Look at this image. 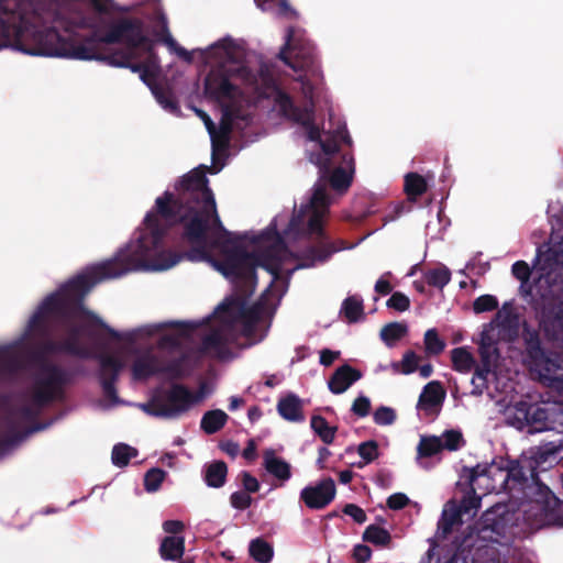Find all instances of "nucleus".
<instances>
[{"instance_id": "obj_38", "label": "nucleus", "mask_w": 563, "mask_h": 563, "mask_svg": "<svg viewBox=\"0 0 563 563\" xmlns=\"http://www.w3.org/2000/svg\"><path fill=\"white\" fill-rule=\"evenodd\" d=\"M52 334L47 338H40L42 343L40 344V350L37 356L48 355L54 353H77L78 351L70 344V342H57L51 339Z\"/></svg>"}, {"instance_id": "obj_19", "label": "nucleus", "mask_w": 563, "mask_h": 563, "mask_svg": "<svg viewBox=\"0 0 563 563\" xmlns=\"http://www.w3.org/2000/svg\"><path fill=\"white\" fill-rule=\"evenodd\" d=\"M445 390L440 382H429L422 389L417 409L428 413H438L445 399Z\"/></svg>"}, {"instance_id": "obj_59", "label": "nucleus", "mask_w": 563, "mask_h": 563, "mask_svg": "<svg viewBox=\"0 0 563 563\" xmlns=\"http://www.w3.org/2000/svg\"><path fill=\"white\" fill-rule=\"evenodd\" d=\"M352 412L357 417H366L371 411V400L366 396H358L352 404Z\"/></svg>"}, {"instance_id": "obj_12", "label": "nucleus", "mask_w": 563, "mask_h": 563, "mask_svg": "<svg viewBox=\"0 0 563 563\" xmlns=\"http://www.w3.org/2000/svg\"><path fill=\"white\" fill-rule=\"evenodd\" d=\"M274 100L284 118L299 123L306 129V135L309 141L320 142L321 132L314 124L313 110L311 108L296 106L292 98L279 88L276 89Z\"/></svg>"}, {"instance_id": "obj_53", "label": "nucleus", "mask_w": 563, "mask_h": 563, "mask_svg": "<svg viewBox=\"0 0 563 563\" xmlns=\"http://www.w3.org/2000/svg\"><path fill=\"white\" fill-rule=\"evenodd\" d=\"M466 496H464V498L462 499L461 501V505L459 506V508L462 510L463 514H470L471 511H477L478 508L481 507V499H482V496L481 494L476 493V494H472V493H468V488L466 487Z\"/></svg>"}, {"instance_id": "obj_23", "label": "nucleus", "mask_w": 563, "mask_h": 563, "mask_svg": "<svg viewBox=\"0 0 563 563\" xmlns=\"http://www.w3.org/2000/svg\"><path fill=\"white\" fill-rule=\"evenodd\" d=\"M319 145L322 153L311 154L310 162L319 166L323 173H328L334 156L340 152L338 140L335 136H329L325 140H320Z\"/></svg>"}, {"instance_id": "obj_20", "label": "nucleus", "mask_w": 563, "mask_h": 563, "mask_svg": "<svg viewBox=\"0 0 563 563\" xmlns=\"http://www.w3.org/2000/svg\"><path fill=\"white\" fill-rule=\"evenodd\" d=\"M230 339L223 329H214L201 340V352L210 354L219 360L230 356Z\"/></svg>"}, {"instance_id": "obj_64", "label": "nucleus", "mask_w": 563, "mask_h": 563, "mask_svg": "<svg viewBox=\"0 0 563 563\" xmlns=\"http://www.w3.org/2000/svg\"><path fill=\"white\" fill-rule=\"evenodd\" d=\"M241 476L244 492H246L247 494H252L260 490V482L251 473L243 471L241 473Z\"/></svg>"}, {"instance_id": "obj_56", "label": "nucleus", "mask_w": 563, "mask_h": 563, "mask_svg": "<svg viewBox=\"0 0 563 563\" xmlns=\"http://www.w3.org/2000/svg\"><path fill=\"white\" fill-rule=\"evenodd\" d=\"M419 356L413 351H407L401 360V374L409 375L418 369Z\"/></svg>"}, {"instance_id": "obj_29", "label": "nucleus", "mask_w": 563, "mask_h": 563, "mask_svg": "<svg viewBox=\"0 0 563 563\" xmlns=\"http://www.w3.org/2000/svg\"><path fill=\"white\" fill-rule=\"evenodd\" d=\"M229 416L221 409L209 410L203 413L200 428L207 434H214L228 422Z\"/></svg>"}, {"instance_id": "obj_62", "label": "nucleus", "mask_w": 563, "mask_h": 563, "mask_svg": "<svg viewBox=\"0 0 563 563\" xmlns=\"http://www.w3.org/2000/svg\"><path fill=\"white\" fill-rule=\"evenodd\" d=\"M342 512L346 516H350L356 523H364L367 520V516L365 511L355 504H346Z\"/></svg>"}, {"instance_id": "obj_49", "label": "nucleus", "mask_w": 563, "mask_h": 563, "mask_svg": "<svg viewBox=\"0 0 563 563\" xmlns=\"http://www.w3.org/2000/svg\"><path fill=\"white\" fill-rule=\"evenodd\" d=\"M478 353L481 357V363L486 364L487 366L494 367L497 360L499 358V350L496 344L490 343H479Z\"/></svg>"}, {"instance_id": "obj_11", "label": "nucleus", "mask_w": 563, "mask_h": 563, "mask_svg": "<svg viewBox=\"0 0 563 563\" xmlns=\"http://www.w3.org/2000/svg\"><path fill=\"white\" fill-rule=\"evenodd\" d=\"M104 42L123 43L125 47L113 53L126 54L130 59H140L154 49V42L144 34L143 22L139 19L119 20L107 32Z\"/></svg>"}, {"instance_id": "obj_25", "label": "nucleus", "mask_w": 563, "mask_h": 563, "mask_svg": "<svg viewBox=\"0 0 563 563\" xmlns=\"http://www.w3.org/2000/svg\"><path fill=\"white\" fill-rule=\"evenodd\" d=\"M277 410L278 413L288 421L300 422L305 419L301 400L294 394L282 398L277 404Z\"/></svg>"}, {"instance_id": "obj_60", "label": "nucleus", "mask_w": 563, "mask_h": 563, "mask_svg": "<svg viewBox=\"0 0 563 563\" xmlns=\"http://www.w3.org/2000/svg\"><path fill=\"white\" fill-rule=\"evenodd\" d=\"M23 405L11 411V415L26 421L35 420L38 416L40 409L37 406Z\"/></svg>"}, {"instance_id": "obj_37", "label": "nucleus", "mask_w": 563, "mask_h": 563, "mask_svg": "<svg viewBox=\"0 0 563 563\" xmlns=\"http://www.w3.org/2000/svg\"><path fill=\"white\" fill-rule=\"evenodd\" d=\"M249 552L258 563H268L274 555L273 547L262 538H256L251 541Z\"/></svg>"}, {"instance_id": "obj_55", "label": "nucleus", "mask_w": 563, "mask_h": 563, "mask_svg": "<svg viewBox=\"0 0 563 563\" xmlns=\"http://www.w3.org/2000/svg\"><path fill=\"white\" fill-rule=\"evenodd\" d=\"M396 420V412L393 408L380 406L374 412V421L379 426L391 424Z\"/></svg>"}, {"instance_id": "obj_54", "label": "nucleus", "mask_w": 563, "mask_h": 563, "mask_svg": "<svg viewBox=\"0 0 563 563\" xmlns=\"http://www.w3.org/2000/svg\"><path fill=\"white\" fill-rule=\"evenodd\" d=\"M161 374H166L172 379H180L185 376L181 360H174L167 364L161 362Z\"/></svg>"}, {"instance_id": "obj_7", "label": "nucleus", "mask_w": 563, "mask_h": 563, "mask_svg": "<svg viewBox=\"0 0 563 563\" xmlns=\"http://www.w3.org/2000/svg\"><path fill=\"white\" fill-rule=\"evenodd\" d=\"M507 423L517 430L529 433L542 432L563 427V406L518 401L506 411Z\"/></svg>"}, {"instance_id": "obj_14", "label": "nucleus", "mask_w": 563, "mask_h": 563, "mask_svg": "<svg viewBox=\"0 0 563 563\" xmlns=\"http://www.w3.org/2000/svg\"><path fill=\"white\" fill-rule=\"evenodd\" d=\"M539 324L549 341L559 340L563 335V296L543 303Z\"/></svg>"}, {"instance_id": "obj_39", "label": "nucleus", "mask_w": 563, "mask_h": 563, "mask_svg": "<svg viewBox=\"0 0 563 563\" xmlns=\"http://www.w3.org/2000/svg\"><path fill=\"white\" fill-rule=\"evenodd\" d=\"M443 450L442 440L435 435H422L417 446L418 457H431Z\"/></svg>"}, {"instance_id": "obj_36", "label": "nucleus", "mask_w": 563, "mask_h": 563, "mask_svg": "<svg viewBox=\"0 0 563 563\" xmlns=\"http://www.w3.org/2000/svg\"><path fill=\"white\" fill-rule=\"evenodd\" d=\"M424 282L432 287L442 289L451 280V271L443 264L424 272Z\"/></svg>"}, {"instance_id": "obj_4", "label": "nucleus", "mask_w": 563, "mask_h": 563, "mask_svg": "<svg viewBox=\"0 0 563 563\" xmlns=\"http://www.w3.org/2000/svg\"><path fill=\"white\" fill-rule=\"evenodd\" d=\"M503 463L508 479V494L525 501L526 519L538 526H563V512H559L561 500L533 473L531 462L521 455Z\"/></svg>"}, {"instance_id": "obj_32", "label": "nucleus", "mask_w": 563, "mask_h": 563, "mask_svg": "<svg viewBox=\"0 0 563 563\" xmlns=\"http://www.w3.org/2000/svg\"><path fill=\"white\" fill-rule=\"evenodd\" d=\"M363 541L376 547L389 548L391 544V534L385 528L377 525H369L363 532Z\"/></svg>"}, {"instance_id": "obj_34", "label": "nucleus", "mask_w": 563, "mask_h": 563, "mask_svg": "<svg viewBox=\"0 0 563 563\" xmlns=\"http://www.w3.org/2000/svg\"><path fill=\"white\" fill-rule=\"evenodd\" d=\"M426 179L417 173H408L405 176L404 190L410 200H416L427 191Z\"/></svg>"}, {"instance_id": "obj_50", "label": "nucleus", "mask_w": 563, "mask_h": 563, "mask_svg": "<svg viewBox=\"0 0 563 563\" xmlns=\"http://www.w3.org/2000/svg\"><path fill=\"white\" fill-rule=\"evenodd\" d=\"M357 453L364 460V464H369L378 457V443L375 440L362 442Z\"/></svg>"}, {"instance_id": "obj_40", "label": "nucleus", "mask_w": 563, "mask_h": 563, "mask_svg": "<svg viewBox=\"0 0 563 563\" xmlns=\"http://www.w3.org/2000/svg\"><path fill=\"white\" fill-rule=\"evenodd\" d=\"M462 515L464 514L459 506L452 504L450 509L443 510L439 521V529H441L444 534L451 533L455 525L462 523Z\"/></svg>"}, {"instance_id": "obj_43", "label": "nucleus", "mask_w": 563, "mask_h": 563, "mask_svg": "<svg viewBox=\"0 0 563 563\" xmlns=\"http://www.w3.org/2000/svg\"><path fill=\"white\" fill-rule=\"evenodd\" d=\"M239 110L234 109L230 104H224L222 107V119L220 121L218 133H221V135L224 136V140L227 136L230 137L232 130H233V120L238 118Z\"/></svg>"}, {"instance_id": "obj_10", "label": "nucleus", "mask_w": 563, "mask_h": 563, "mask_svg": "<svg viewBox=\"0 0 563 563\" xmlns=\"http://www.w3.org/2000/svg\"><path fill=\"white\" fill-rule=\"evenodd\" d=\"M71 382V374L62 366L42 362L32 385V402L43 408L65 396V387Z\"/></svg>"}, {"instance_id": "obj_51", "label": "nucleus", "mask_w": 563, "mask_h": 563, "mask_svg": "<svg viewBox=\"0 0 563 563\" xmlns=\"http://www.w3.org/2000/svg\"><path fill=\"white\" fill-rule=\"evenodd\" d=\"M498 308V300L493 295H482L473 302V310L475 313H483L493 311Z\"/></svg>"}, {"instance_id": "obj_33", "label": "nucleus", "mask_w": 563, "mask_h": 563, "mask_svg": "<svg viewBox=\"0 0 563 563\" xmlns=\"http://www.w3.org/2000/svg\"><path fill=\"white\" fill-rule=\"evenodd\" d=\"M310 427L323 443H333L338 428L329 426L324 417L319 415L312 416L310 420Z\"/></svg>"}, {"instance_id": "obj_13", "label": "nucleus", "mask_w": 563, "mask_h": 563, "mask_svg": "<svg viewBox=\"0 0 563 563\" xmlns=\"http://www.w3.org/2000/svg\"><path fill=\"white\" fill-rule=\"evenodd\" d=\"M23 24V14L18 0H0V49L11 44Z\"/></svg>"}, {"instance_id": "obj_5", "label": "nucleus", "mask_w": 563, "mask_h": 563, "mask_svg": "<svg viewBox=\"0 0 563 563\" xmlns=\"http://www.w3.org/2000/svg\"><path fill=\"white\" fill-rule=\"evenodd\" d=\"M328 194L323 187H318L314 189L309 203L301 206L292 214L288 224V231L296 234L307 233L316 235L317 240L314 244L306 247L299 256H296L300 260L296 269L312 267L318 262L323 263L338 252V249L323 230V217L328 212Z\"/></svg>"}, {"instance_id": "obj_52", "label": "nucleus", "mask_w": 563, "mask_h": 563, "mask_svg": "<svg viewBox=\"0 0 563 563\" xmlns=\"http://www.w3.org/2000/svg\"><path fill=\"white\" fill-rule=\"evenodd\" d=\"M386 306L389 309H394L398 312H404L410 307V299L404 292L395 291L390 298L386 301Z\"/></svg>"}, {"instance_id": "obj_21", "label": "nucleus", "mask_w": 563, "mask_h": 563, "mask_svg": "<svg viewBox=\"0 0 563 563\" xmlns=\"http://www.w3.org/2000/svg\"><path fill=\"white\" fill-rule=\"evenodd\" d=\"M362 378V373L349 364L338 367L328 380L332 394L339 395L347 390L355 382Z\"/></svg>"}, {"instance_id": "obj_17", "label": "nucleus", "mask_w": 563, "mask_h": 563, "mask_svg": "<svg viewBox=\"0 0 563 563\" xmlns=\"http://www.w3.org/2000/svg\"><path fill=\"white\" fill-rule=\"evenodd\" d=\"M335 492L334 481L328 477L314 486H306L300 492V499L310 509H323L334 499Z\"/></svg>"}, {"instance_id": "obj_6", "label": "nucleus", "mask_w": 563, "mask_h": 563, "mask_svg": "<svg viewBox=\"0 0 563 563\" xmlns=\"http://www.w3.org/2000/svg\"><path fill=\"white\" fill-rule=\"evenodd\" d=\"M205 388L206 384H201L199 390L192 393L186 385L173 383L167 389L156 390L147 402L140 404L139 407L148 416L178 418L203 399Z\"/></svg>"}, {"instance_id": "obj_44", "label": "nucleus", "mask_w": 563, "mask_h": 563, "mask_svg": "<svg viewBox=\"0 0 563 563\" xmlns=\"http://www.w3.org/2000/svg\"><path fill=\"white\" fill-rule=\"evenodd\" d=\"M443 450L457 451L465 445V440L460 430H445L441 437Z\"/></svg>"}, {"instance_id": "obj_46", "label": "nucleus", "mask_w": 563, "mask_h": 563, "mask_svg": "<svg viewBox=\"0 0 563 563\" xmlns=\"http://www.w3.org/2000/svg\"><path fill=\"white\" fill-rule=\"evenodd\" d=\"M490 366L481 363L479 365H475L474 375L472 377V384L474 385L473 394L481 395L483 390L487 387V376L492 372Z\"/></svg>"}, {"instance_id": "obj_63", "label": "nucleus", "mask_w": 563, "mask_h": 563, "mask_svg": "<svg viewBox=\"0 0 563 563\" xmlns=\"http://www.w3.org/2000/svg\"><path fill=\"white\" fill-rule=\"evenodd\" d=\"M410 503L408 496L404 493H395L387 498V507L393 510H400Z\"/></svg>"}, {"instance_id": "obj_22", "label": "nucleus", "mask_w": 563, "mask_h": 563, "mask_svg": "<svg viewBox=\"0 0 563 563\" xmlns=\"http://www.w3.org/2000/svg\"><path fill=\"white\" fill-rule=\"evenodd\" d=\"M341 158L345 166H338L332 170L330 176V185L334 190L344 192L350 188L352 184L354 173V158L351 153L341 154Z\"/></svg>"}, {"instance_id": "obj_48", "label": "nucleus", "mask_w": 563, "mask_h": 563, "mask_svg": "<svg viewBox=\"0 0 563 563\" xmlns=\"http://www.w3.org/2000/svg\"><path fill=\"white\" fill-rule=\"evenodd\" d=\"M296 49H297V45H296V41H295L294 29L289 27L287 30V34H286V42L278 53V58L285 65H287L288 67H290L292 69H296L297 66L291 62L290 57L288 56V52L296 51Z\"/></svg>"}, {"instance_id": "obj_41", "label": "nucleus", "mask_w": 563, "mask_h": 563, "mask_svg": "<svg viewBox=\"0 0 563 563\" xmlns=\"http://www.w3.org/2000/svg\"><path fill=\"white\" fill-rule=\"evenodd\" d=\"M137 455V450L125 443H118L111 453L112 463L118 467H125L132 457Z\"/></svg>"}, {"instance_id": "obj_30", "label": "nucleus", "mask_w": 563, "mask_h": 563, "mask_svg": "<svg viewBox=\"0 0 563 563\" xmlns=\"http://www.w3.org/2000/svg\"><path fill=\"white\" fill-rule=\"evenodd\" d=\"M452 368L459 373H470L476 364L473 354L465 346L451 351Z\"/></svg>"}, {"instance_id": "obj_45", "label": "nucleus", "mask_w": 563, "mask_h": 563, "mask_svg": "<svg viewBox=\"0 0 563 563\" xmlns=\"http://www.w3.org/2000/svg\"><path fill=\"white\" fill-rule=\"evenodd\" d=\"M426 352L430 355H439L445 347V342L440 339L435 329H429L424 333Z\"/></svg>"}, {"instance_id": "obj_24", "label": "nucleus", "mask_w": 563, "mask_h": 563, "mask_svg": "<svg viewBox=\"0 0 563 563\" xmlns=\"http://www.w3.org/2000/svg\"><path fill=\"white\" fill-rule=\"evenodd\" d=\"M157 374H161V361L156 355H142L132 364V375L135 380H144Z\"/></svg>"}, {"instance_id": "obj_8", "label": "nucleus", "mask_w": 563, "mask_h": 563, "mask_svg": "<svg viewBox=\"0 0 563 563\" xmlns=\"http://www.w3.org/2000/svg\"><path fill=\"white\" fill-rule=\"evenodd\" d=\"M82 328L71 325L68 329V335L63 342H70L78 351L77 353H68L69 355L80 358H95L99 363L98 378L104 397L113 404L119 402L115 384L124 368V362L109 353H91L88 347L80 343Z\"/></svg>"}, {"instance_id": "obj_61", "label": "nucleus", "mask_w": 563, "mask_h": 563, "mask_svg": "<svg viewBox=\"0 0 563 563\" xmlns=\"http://www.w3.org/2000/svg\"><path fill=\"white\" fill-rule=\"evenodd\" d=\"M210 136L212 145V159L214 161L218 152H224L229 148L230 137L227 136L224 141V136L221 135V133H218L217 131L213 134H210Z\"/></svg>"}, {"instance_id": "obj_26", "label": "nucleus", "mask_w": 563, "mask_h": 563, "mask_svg": "<svg viewBox=\"0 0 563 563\" xmlns=\"http://www.w3.org/2000/svg\"><path fill=\"white\" fill-rule=\"evenodd\" d=\"M264 467L274 477L280 481H288L291 477L290 464L285 460L277 457L273 449L264 452Z\"/></svg>"}, {"instance_id": "obj_58", "label": "nucleus", "mask_w": 563, "mask_h": 563, "mask_svg": "<svg viewBox=\"0 0 563 563\" xmlns=\"http://www.w3.org/2000/svg\"><path fill=\"white\" fill-rule=\"evenodd\" d=\"M511 273L521 283H527L531 276V269L527 262L517 261L511 266Z\"/></svg>"}, {"instance_id": "obj_31", "label": "nucleus", "mask_w": 563, "mask_h": 563, "mask_svg": "<svg viewBox=\"0 0 563 563\" xmlns=\"http://www.w3.org/2000/svg\"><path fill=\"white\" fill-rule=\"evenodd\" d=\"M341 313L349 323L358 322L364 316L363 299L356 295L346 297L342 302Z\"/></svg>"}, {"instance_id": "obj_18", "label": "nucleus", "mask_w": 563, "mask_h": 563, "mask_svg": "<svg viewBox=\"0 0 563 563\" xmlns=\"http://www.w3.org/2000/svg\"><path fill=\"white\" fill-rule=\"evenodd\" d=\"M461 477H465V486L468 488V493L481 494L483 496L494 493V486H492L490 465L477 464L474 467H463Z\"/></svg>"}, {"instance_id": "obj_28", "label": "nucleus", "mask_w": 563, "mask_h": 563, "mask_svg": "<svg viewBox=\"0 0 563 563\" xmlns=\"http://www.w3.org/2000/svg\"><path fill=\"white\" fill-rule=\"evenodd\" d=\"M228 466L223 461H213L206 465L203 479L209 487L220 488L225 484Z\"/></svg>"}, {"instance_id": "obj_57", "label": "nucleus", "mask_w": 563, "mask_h": 563, "mask_svg": "<svg viewBox=\"0 0 563 563\" xmlns=\"http://www.w3.org/2000/svg\"><path fill=\"white\" fill-rule=\"evenodd\" d=\"M252 497L246 492L238 490L230 496V503L233 508L244 510L252 504Z\"/></svg>"}, {"instance_id": "obj_1", "label": "nucleus", "mask_w": 563, "mask_h": 563, "mask_svg": "<svg viewBox=\"0 0 563 563\" xmlns=\"http://www.w3.org/2000/svg\"><path fill=\"white\" fill-rule=\"evenodd\" d=\"M206 166L195 168L179 180L178 195L165 191L156 198L158 218L167 230L181 224V240L190 246L185 254L190 261L212 262L234 284L239 297L225 299L218 312L242 323V333L252 336L261 320L260 306H246L257 284L256 268L272 276L271 286L280 277L282 266L292 256L276 225L249 236L228 231L218 214L212 190L208 186Z\"/></svg>"}, {"instance_id": "obj_47", "label": "nucleus", "mask_w": 563, "mask_h": 563, "mask_svg": "<svg viewBox=\"0 0 563 563\" xmlns=\"http://www.w3.org/2000/svg\"><path fill=\"white\" fill-rule=\"evenodd\" d=\"M166 477V472L158 467L148 470L144 475V488L148 493L158 490Z\"/></svg>"}, {"instance_id": "obj_42", "label": "nucleus", "mask_w": 563, "mask_h": 563, "mask_svg": "<svg viewBox=\"0 0 563 563\" xmlns=\"http://www.w3.org/2000/svg\"><path fill=\"white\" fill-rule=\"evenodd\" d=\"M489 477L492 479V486H494V493H507L508 494V479L506 477V472L504 467V463L500 465L490 464V474Z\"/></svg>"}, {"instance_id": "obj_27", "label": "nucleus", "mask_w": 563, "mask_h": 563, "mask_svg": "<svg viewBox=\"0 0 563 563\" xmlns=\"http://www.w3.org/2000/svg\"><path fill=\"white\" fill-rule=\"evenodd\" d=\"M185 552V538L179 536L165 537L159 545V555L166 561H177Z\"/></svg>"}, {"instance_id": "obj_9", "label": "nucleus", "mask_w": 563, "mask_h": 563, "mask_svg": "<svg viewBox=\"0 0 563 563\" xmlns=\"http://www.w3.org/2000/svg\"><path fill=\"white\" fill-rule=\"evenodd\" d=\"M522 339L527 357L543 380L563 387V356L547 352L537 330L523 327Z\"/></svg>"}, {"instance_id": "obj_15", "label": "nucleus", "mask_w": 563, "mask_h": 563, "mask_svg": "<svg viewBox=\"0 0 563 563\" xmlns=\"http://www.w3.org/2000/svg\"><path fill=\"white\" fill-rule=\"evenodd\" d=\"M206 95L217 101H234L241 93L239 86L231 82L229 77L221 73H210L205 80Z\"/></svg>"}, {"instance_id": "obj_3", "label": "nucleus", "mask_w": 563, "mask_h": 563, "mask_svg": "<svg viewBox=\"0 0 563 563\" xmlns=\"http://www.w3.org/2000/svg\"><path fill=\"white\" fill-rule=\"evenodd\" d=\"M49 26L34 33L35 46L23 48V52L31 55L66 57L80 60L101 59L110 66L129 68L137 73L140 79L152 90L159 103L165 108H176V103L166 98L157 86V77L161 70L159 59L155 51L145 53L140 59H130L129 55L110 53L100 56L92 42L78 43L75 38V23L65 18L59 11L48 13Z\"/></svg>"}, {"instance_id": "obj_2", "label": "nucleus", "mask_w": 563, "mask_h": 563, "mask_svg": "<svg viewBox=\"0 0 563 563\" xmlns=\"http://www.w3.org/2000/svg\"><path fill=\"white\" fill-rule=\"evenodd\" d=\"M146 227L135 242L108 261L87 268L66 283L57 292L48 295L31 317L27 332L36 338L52 334L48 317L53 316L68 321L84 310L85 296L98 283L120 277L130 271L148 269L165 271L181 260L183 255L164 250V238L167 227L158 218L157 209L147 212L144 219Z\"/></svg>"}, {"instance_id": "obj_35", "label": "nucleus", "mask_w": 563, "mask_h": 563, "mask_svg": "<svg viewBox=\"0 0 563 563\" xmlns=\"http://www.w3.org/2000/svg\"><path fill=\"white\" fill-rule=\"evenodd\" d=\"M408 333V327L401 322H390L380 329V339L384 343L391 347Z\"/></svg>"}, {"instance_id": "obj_16", "label": "nucleus", "mask_w": 563, "mask_h": 563, "mask_svg": "<svg viewBox=\"0 0 563 563\" xmlns=\"http://www.w3.org/2000/svg\"><path fill=\"white\" fill-rule=\"evenodd\" d=\"M562 450L563 438L559 442L550 441L531 448L527 453L522 454V457L531 462L533 473L538 476L539 472L547 471L556 462Z\"/></svg>"}]
</instances>
